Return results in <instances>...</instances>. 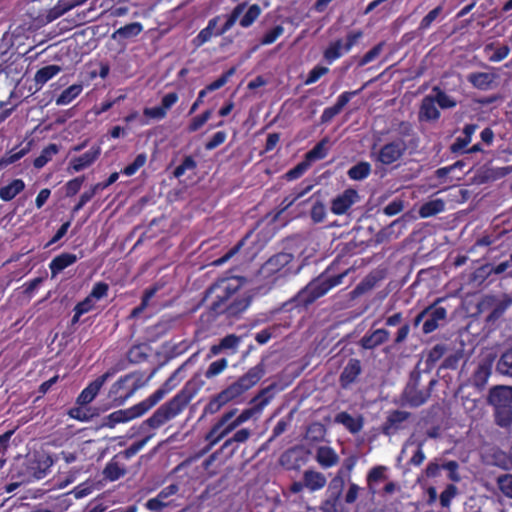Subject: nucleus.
<instances>
[{
	"instance_id": "1",
	"label": "nucleus",
	"mask_w": 512,
	"mask_h": 512,
	"mask_svg": "<svg viewBox=\"0 0 512 512\" xmlns=\"http://www.w3.org/2000/svg\"><path fill=\"white\" fill-rule=\"evenodd\" d=\"M242 280L239 277L221 279L207 292V297L212 299L211 309L218 313H226L228 316H237L245 311L250 304V298L237 297L228 303V300L240 289Z\"/></svg>"
},
{
	"instance_id": "2",
	"label": "nucleus",
	"mask_w": 512,
	"mask_h": 512,
	"mask_svg": "<svg viewBox=\"0 0 512 512\" xmlns=\"http://www.w3.org/2000/svg\"><path fill=\"white\" fill-rule=\"evenodd\" d=\"M332 270L333 264L329 265L323 273L309 282L293 298H290V304H293L294 308L308 307L332 288L342 284L343 279L352 271V268H348L337 275H329Z\"/></svg>"
},
{
	"instance_id": "3",
	"label": "nucleus",
	"mask_w": 512,
	"mask_h": 512,
	"mask_svg": "<svg viewBox=\"0 0 512 512\" xmlns=\"http://www.w3.org/2000/svg\"><path fill=\"white\" fill-rule=\"evenodd\" d=\"M399 127L401 137L385 143L376 153L375 161L382 165L389 166L398 162L410 147L418 146L419 139L415 135L412 125L408 122H401Z\"/></svg>"
},
{
	"instance_id": "4",
	"label": "nucleus",
	"mask_w": 512,
	"mask_h": 512,
	"mask_svg": "<svg viewBox=\"0 0 512 512\" xmlns=\"http://www.w3.org/2000/svg\"><path fill=\"white\" fill-rule=\"evenodd\" d=\"M192 397L193 394L187 388H184L170 401L161 405L151 417L143 421L140 425V430L145 432L148 428L157 429L163 426L179 415L191 401Z\"/></svg>"
},
{
	"instance_id": "5",
	"label": "nucleus",
	"mask_w": 512,
	"mask_h": 512,
	"mask_svg": "<svg viewBox=\"0 0 512 512\" xmlns=\"http://www.w3.org/2000/svg\"><path fill=\"white\" fill-rule=\"evenodd\" d=\"M421 376L419 370H413L410 373L409 380L402 392L403 404L416 408L425 404L430 398L437 380L430 379L426 388H420Z\"/></svg>"
},
{
	"instance_id": "6",
	"label": "nucleus",
	"mask_w": 512,
	"mask_h": 512,
	"mask_svg": "<svg viewBox=\"0 0 512 512\" xmlns=\"http://www.w3.org/2000/svg\"><path fill=\"white\" fill-rule=\"evenodd\" d=\"M261 9L259 5L253 4L250 6H247L246 3H240L238 4L227 16V20L224 23V25L215 32V35H222L229 31L234 24L239 21V24L247 28L251 26L255 20L260 16Z\"/></svg>"
},
{
	"instance_id": "7",
	"label": "nucleus",
	"mask_w": 512,
	"mask_h": 512,
	"mask_svg": "<svg viewBox=\"0 0 512 512\" xmlns=\"http://www.w3.org/2000/svg\"><path fill=\"white\" fill-rule=\"evenodd\" d=\"M236 413L237 409H232L225 412L212 426L210 431L205 436V441H207L208 444L203 451L204 453L211 450L217 443H219L228 434L240 426L235 419Z\"/></svg>"
},
{
	"instance_id": "8",
	"label": "nucleus",
	"mask_w": 512,
	"mask_h": 512,
	"mask_svg": "<svg viewBox=\"0 0 512 512\" xmlns=\"http://www.w3.org/2000/svg\"><path fill=\"white\" fill-rule=\"evenodd\" d=\"M363 37L361 30L350 31L345 40L339 38L331 41L323 51V59L327 64H332L348 53L353 46Z\"/></svg>"
},
{
	"instance_id": "9",
	"label": "nucleus",
	"mask_w": 512,
	"mask_h": 512,
	"mask_svg": "<svg viewBox=\"0 0 512 512\" xmlns=\"http://www.w3.org/2000/svg\"><path fill=\"white\" fill-rule=\"evenodd\" d=\"M263 370L259 366H255L251 368L244 376H242L238 381L231 384L228 388L223 390L221 395L224 399L229 402L240 395H242L245 391L249 390L253 387L262 377Z\"/></svg>"
},
{
	"instance_id": "10",
	"label": "nucleus",
	"mask_w": 512,
	"mask_h": 512,
	"mask_svg": "<svg viewBox=\"0 0 512 512\" xmlns=\"http://www.w3.org/2000/svg\"><path fill=\"white\" fill-rule=\"evenodd\" d=\"M324 474L312 469L305 470L301 481H294L290 484V493H299L304 488L310 492L319 491L326 485Z\"/></svg>"
},
{
	"instance_id": "11",
	"label": "nucleus",
	"mask_w": 512,
	"mask_h": 512,
	"mask_svg": "<svg viewBox=\"0 0 512 512\" xmlns=\"http://www.w3.org/2000/svg\"><path fill=\"white\" fill-rule=\"evenodd\" d=\"M442 299H437L433 304L427 306L429 309L426 314V319L422 325V332L425 335L431 334L436 331L442 323L447 319V310L445 307L438 306Z\"/></svg>"
},
{
	"instance_id": "12",
	"label": "nucleus",
	"mask_w": 512,
	"mask_h": 512,
	"mask_svg": "<svg viewBox=\"0 0 512 512\" xmlns=\"http://www.w3.org/2000/svg\"><path fill=\"white\" fill-rule=\"evenodd\" d=\"M53 464L54 459L50 454L44 452L36 453L33 455V458L29 460L27 466L28 474L33 479H43Z\"/></svg>"
},
{
	"instance_id": "13",
	"label": "nucleus",
	"mask_w": 512,
	"mask_h": 512,
	"mask_svg": "<svg viewBox=\"0 0 512 512\" xmlns=\"http://www.w3.org/2000/svg\"><path fill=\"white\" fill-rule=\"evenodd\" d=\"M143 414L138 405L127 409H120L110 413L102 419L101 427L114 428L117 424L127 423L133 419L141 417Z\"/></svg>"
},
{
	"instance_id": "14",
	"label": "nucleus",
	"mask_w": 512,
	"mask_h": 512,
	"mask_svg": "<svg viewBox=\"0 0 512 512\" xmlns=\"http://www.w3.org/2000/svg\"><path fill=\"white\" fill-rule=\"evenodd\" d=\"M132 378L133 376L130 374L125 375L111 385L108 396L113 400L115 406L123 405L138 389V386L134 384L133 387L127 389L125 394L122 393L126 390V384L132 380Z\"/></svg>"
},
{
	"instance_id": "15",
	"label": "nucleus",
	"mask_w": 512,
	"mask_h": 512,
	"mask_svg": "<svg viewBox=\"0 0 512 512\" xmlns=\"http://www.w3.org/2000/svg\"><path fill=\"white\" fill-rule=\"evenodd\" d=\"M270 399L271 391L269 389L262 391L252 400L253 406L251 408L243 410L238 416L235 415L236 421L241 425L252 417L259 415L263 408L270 402Z\"/></svg>"
},
{
	"instance_id": "16",
	"label": "nucleus",
	"mask_w": 512,
	"mask_h": 512,
	"mask_svg": "<svg viewBox=\"0 0 512 512\" xmlns=\"http://www.w3.org/2000/svg\"><path fill=\"white\" fill-rule=\"evenodd\" d=\"M113 372H106L94 381H92L85 389L82 390V392L77 397L76 403L80 406H86L89 403H91L96 396L98 395L99 391L101 390L104 383L113 376Z\"/></svg>"
},
{
	"instance_id": "17",
	"label": "nucleus",
	"mask_w": 512,
	"mask_h": 512,
	"mask_svg": "<svg viewBox=\"0 0 512 512\" xmlns=\"http://www.w3.org/2000/svg\"><path fill=\"white\" fill-rule=\"evenodd\" d=\"M359 200L357 190L348 188L332 200L331 211L335 215L345 214Z\"/></svg>"
},
{
	"instance_id": "18",
	"label": "nucleus",
	"mask_w": 512,
	"mask_h": 512,
	"mask_svg": "<svg viewBox=\"0 0 512 512\" xmlns=\"http://www.w3.org/2000/svg\"><path fill=\"white\" fill-rule=\"evenodd\" d=\"M390 332L385 328L367 331L359 340L358 345L364 350H373L389 340Z\"/></svg>"
},
{
	"instance_id": "19",
	"label": "nucleus",
	"mask_w": 512,
	"mask_h": 512,
	"mask_svg": "<svg viewBox=\"0 0 512 512\" xmlns=\"http://www.w3.org/2000/svg\"><path fill=\"white\" fill-rule=\"evenodd\" d=\"M178 491L179 486L177 484H170L163 488L156 497L149 499L145 503V507L150 511H161L171 504L168 498L175 495Z\"/></svg>"
},
{
	"instance_id": "20",
	"label": "nucleus",
	"mask_w": 512,
	"mask_h": 512,
	"mask_svg": "<svg viewBox=\"0 0 512 512\" xmlns=\"http://www.w3.org/2000/svg\"><path fill=\"white\" fill-rule=\"evenodd\" d=\"M86 0H58L57 4L45 11V14L39 15V21L42 24L49 23L63 15L73 7L82 4Z\"/></svg>"
},
{
	"instance_id": "21",
	"label": "nucleus",
	"mask_w": 512,
	"mask_h": 512,
	"mask_svg": "<svg viewBox=\"0 0 512 512\" xmlns=\"http://www.w3.org/2000/svg\"><path fill=\"white\" fill-rule=\"evenodd\" d=\"M488 402L496 408L512 405V387L496 386L489 392Z\"/></svg>"
},
{
	"instance_id": "22",
	"label": "nucleus",
	"mask_w": 512,
	"mask_h": 512,
	"mask_svg": "<svg viewBox=\"0 0 512 512\" xmlns=\"http://www.w3.org/2000/svg\"><path fill=\"white\" fill-rule=\"evenodd\" d=\"M410 416L411 413L407 411L393 410L389 412L386 421L382 425V433L386 436L393 435Z\"/></svg>"
},
{
	"instance_id": "23",
	"label": "nucleus",
	"mask_w": 512,
	"mask_h": 512,
	"mask_svg": "<svg viewBox=\"0 0 512 512\" xmlns=\"http://www.w3.org/2000/svg\"><path fill=\"white\" fill-rule=\"evenodd\" d=\"M502 172L493 168L481 167L478 169L471 178V183L474 185H484L497 180L499 177L505 176L511 171V168H502Z\"/></svg>"
},
{
	"instance_id": "24",
	"label": "nucleus",
	"mask_w": 512,
	"mask_h": 512,
	"mask_svg": "<svg viewBox=\"0 0 512 512\" xmlns=\"http://www.w3.org/2000/svg\"><path fill=\"white\" fill-rule=\"evenodd\" d=\"M361 362L359 359L351 358L340 374L339 382L342 388L349 387L361 374Z\"/></svg>"
},
{
	"instance_id": "25",
	"label": "nucleus",
	"mask_w": 512,
	"mask_h": 512,
	"mask_svg": "<svg viewBox=\"0 0 512 512\" xmlns=\"http://www.w3.org/2000/svg\"><path fill=\"white\" fill-rule=\"evenodd\" d=\"M101 153L100 146H93L89 151L70 161V167L74 172L82 171L91 166Z\"/></svg>"
},
{
	"instance_id": "26",
	"label": "nucleus",
	"mask_w": 512,
	"mask_h": 512,
	"mask_svg": "<svg viewBox=\"0 0 512 512\" xmlns=\"http://www.w3.org/2000/svg\"><path fill=\"white\" fill-rule=\"evenodd\" d=\"M335 422L342 424L350 433H359L364 425L362 416L353 417L346 411H342L335 416Z\"/></svg>"
},
{
	"instance_id": "27",
	"label": "nucleus",
	"mask_w": 512,
	"mask_h": 512,
	"mask_svg": "<svg viewBox=\"0 0 512 512\" xmlns=\"http://www.w3.org/2000/svg\"><path fill=\"white\" fill-rule=\"evenodd\" d=\"M477 124H466L463 128V137H458L450 146V151L453 154L463 153L465 148L472 140V136L477 130Z\"/></svg>"
},
{
	"instance_id": "28",
	"label": "nucleus",
	"mask_w": 512,
	"mask_h": 512,
	"mask_svg": "<svg viewBox=\"0 0 512 512\" xmlns=\"http://www.w3.org/2000/svg\"><path fill=\"white\" fill-rule=\"evenodd\" d=\"M288 264V254L279 253L271 257L261 268L264 276H270L280 272Z\"/></svg>"
},
{
	"instance_id": "29",
	"label": "nucleus",
	"mask_w": 512,
	"mask_h": 512,
	"mask_svg": "<svg viewBox=\"0 0 512 512\" xmlns=\"http://www.w3.org/2000/svg\"><path fill=\"white\" fill-rule=\"evenodd\" d=\"M316 461L323 468H330L339 462V456L332 447L320 446L316 451Z\"/></svg>"
},
{
	"instance_id": "30",
	"label": "nucleus",
	"mask_w": 512,
	"mask_h": 512,
	"mask_svg": "<svg viewBox=\"0 0 512 512\" xmlns=\"http://www.w3.org/2000/svg\"><path fill=\"white\" fill-rule=\"evenodd\" d=\"M420 119L427 121H435L440 117V111L435 105V99L431 96H426L423 98L420 111H419Z\"/></svg>"
},
{
	"instance_id": "31",
	"label": "nucleus",
	"mask_w": 512,
	"mask_h": 512,
	"mask_svg": "<svg viewBox=\"0 0 512 512\" xmlns=\"http://www.w3.org/2000/svg\"><path fill=\"white\" fill-rule=\"evenodd\" d=\"M77 259V256L71 253H62L55 257L49 265L52 277H55L59 272L74 264Z\"/></svg>"
},
{
	"instance_id": "32",
	"label": "nucleus",
	"mask_w": 512,
	"mask_h": 512,
	"mask_svg": "<svg viewBox=\"0 0 512 512\" xmlns=\"http://www.w3.org/2000/svg\"><path fill=\"white\" fill-rule=\"evenodd\" d=\"M448 347L444 343L435 344L428 350L425 358V365L428 369L435 367L436 363L447 353Z\"/></svg>"
},
{
	"instance_id": "33",
	"label": "nucleus",
	"mask_w": 512,
	"mask_h": 512,
	"mask_svg": "<svg viewBox=\"0 0 512 512\" xmlns=\"http://www.w3.org/2000/svg\"><path fill=\"white\" fill-rule=\"evenodd\" d=\"M240 344V338L234 334L225 336L218 345H213L210 349L211 354L218 355L224 350L235 352Z\"/></svg>"
},
{
	"instance_id": "34",
	"label": "nucleus",
	"mask_w": 512,
	"mask_h": 512,
	"mask_svg": "<svg viewBox=\"0 0 512 512\" xmlns=\"http://www.w3.org/2000/svg\"><path fill=\"white\" fill-rule=\"evenodd\" d=\"M371 170V164L369 162L360 161L347 171V175L351 180L361 181L371 174Z\"/></svg>"
},
{
	"instance_id": "35",
	"label": "nucleus",
	"mask_w": 512,
	"mask_h": 512,
	"mask_svg": "<svg viewBox=\"0 0 512 512\" xmlns=\"http://www.w3.org/2000/svg\"><path fill=\"white\" fill-rule=\"evenodd\" d=\"M25 188L21 179H15L10 184L0 188V198L3 201H10Z\"/></svg>"
},
{
	"instance_id": "36",
	"label": "nucleus",
	"mask_w": 512,
	"mask_h": 512,
	"mask_svg": "<svg viewBox=\"0 0 512 512\" xmlns=\"http://www.w3.org/2000/svg\"><path fill=\"white\" fill-rule=\"evenodd\" d=\"M68 414L71 418L78 421L88 422L94 416L99 415V411L96 408H87L85 406L78 405V407L71 408Z\"/></svg>"
},
{
	"instance_id": "37",
	"label": "nucleus",
	"mask_w": 512,
	"mask_h": 512,
	"mask_svg": "<svg viewBox=\"0 0 512 512\" xmlns=\"http://www.w3.org/2000/svg\"><path fill=\"white\" fill-rule=\"evenodd\" d=\"M496 371L501 375L512 377V347L501 354L496 363Z\"/></svg>"
},
{
	"instance_id": "38",
	"label": "nucleus",
	"mask_w": 512,
	"mask_h": 512,
	"mask_svg": "<svg viewBox=\"0 0 512 512\" xmlns=\"http://www.w3.org/2000/svg\"><path fill=\"white\" fill-rule=\"evenodd\" d=\"M125 474V467L123 465H120L114 459L109 461L103 470L104 477L110 481H116L119 478L123 477Z\"/></svg>"
},
{
	"instance_id": "39",
	"label": "nucleus",
	"mask_w": 512,
	"mask_h": 512,
	"mask_svg": "<svg viewBox=\"0 0 512 512\" xmlns=\"http://www.w3.org/2000/svg\"><path fill=\"white\" fill-rule=\"evenodd\" d=\"M142 30H143V26L141 23L133 22V23L127 24V25L117 29L113 33L112 38L113 39H116L117 37L126 38V39L132 38V37L139 35L142 32Z\"/></svg>"
},
{
	"instance_id": "40",
	"label": "nucleus",
	"mask_w": 512,
	"mask_h": 512,
	"mask_svg": "<svg viewBox=\"0 0 512 512\" xmlns=\"http://www.w3.org/2000/svg\"><path fill=\"white\" fill-rule=\"evenodd\" d=\"M468 81L481 90H486L492 83V76L486 72H474L468 75Z\"/></svg>"
},
{
	"instance_id": "41",
	"label": "nucleus",
	"mask_w": 512,
	"mask_h": 512,
	"mask_svg": "<svg viewBox=\"0 0 512 512\" xmlns=\"http://www.w3.org/2000/svg\"><path fill=\"white\" fill-rule=\"evenodd\" d=\"M387 468L385 466H375L367 474V486L372 495L376 493V490L374 488V484L385 479V472Z\"/></svg>"
},
{
	"instance_id": "42",
	"label": "nucleus",
	"mask_w": 512,
	"mask_h": 512,
	"mask_svg": "<svg viewBox=\"0 0 512 512\" xmlns=\"http://www.w3.org/2000/svg\"><path fill=\"white\" fill-rule=\"evenodd\" d=\"M82 89L81 84L71 85L59 95L56 99V104L59 106L68 105L82 92Z\"/></svg>"
},
{
	"instance_id": "43",
	"label": "nucleus",
	"mask_w": 512,
	"mask_h": 512,
	"mask_svg": "<svg viewBox=\"0 0 512 512\" xmlns=\"http://www.w3.org/2000/svg\"><path fill=\"white\" fill-rule=\"evenodd\" d=\"M167 394V390L163 388L157 389L152 395H150L147 399L138 403V407L142 414L144 415L148 412L152 407H154L163 397Z\"/></svg>"
},
{
	"instance_id": "44",
	"label": "nucleus",
	"mask_w": 512,
	"mask_h": 512,
	"mask_svg": "<svg viewBox=\"0 0 512 512\" xmlns=\"http://www.w3.org/2000/svg\"><path fill=\"white\" fill-rule=\"evenodd\" d=\"M459 490L453 483L447 484L439 495V503L441 508L450 509L452 500L458 495Z\"/></svg>"
},
{
	"instance_id": "45",
	"label": "nucleus",
	"mask_w": 512,
	"mask_h": 512,
	"mask_svg": "<svg viewBox=\"0 0 512 512\" xmlns=\"http://www.w3.org/2000/svg\"><path fill=\"white\" fill-rule=\"evenodd\" d=\"M58 152V145L49 144L41 151V154L34 160V166L38 169L44 167Z\"/></svg>"
},
{
	"instance_id": "46",
	"label": "nucleus",
	"mask_w": 512,
	"mask_h": 512,
	"mask_svg": "<svg viewBox=\"0 0 512 512\" xmlns=\"http://www.w3.org/2000/svg\"><path fill=\"white\" fill-rule=\"evenodd\" d=\"M325 427L321 423L315 422L307 427L305 439L311 442H320L325 436Z\"/></svg>"
},
{
	"instance_id": "47",
	"label": "nucleus",
	"mask_w": 512,
	"mask_h": 512,
	"mask_svg": "<svg viewBox=\"0 0 512 512\" xmlns=\"http://www.w3.org/2000/svg\"><path fill=\"white\" fill-rule=\"evenodd\" d=\"M61 68L57 65H48L40 70H38L35 74V81L37 84H45L55 75L60 72Z\"/></svg>"
},
{
	"instance_id": "48",
	"label": "nucleus",
	"mask_w": 512,
	"mask_h": 512,
	"mask_svg": "<svg viewBox=\"0 0 512 512\" xmlns=\"http://www.w3.org/2000/svg\"><path fill=\"white\" fill-rule=\"evenodd\" d=\"M495 421L501 427H510L512 425V405L496 408Z\"/></svg>"
},
{
	"instance_id": "49",
	"label": "nucleus",
	"mask_w": 512,
	"mask_h": 512,
	"mask_svg": "<svg viewBox=\"0 0 512 512\" xmlns=\"http://www.w3.org/2000/svg\"><path fill=\"white\" fill-rule=\"evenodd\" d=\"M327 140L323 139L319 141L310 151L305 155L311 163L317 160H322L327 156Z\"/></svg>"
},
{
	"instance_id": "50",
	"label": "nucleus",
	"mask_w": 512,
	"mask_h": 512,
	"mask_svg": "<svg viewBox=\"0 0 512 512\" xmlns=\"http://www.w3.org/2000/svg\"><path fill=\"white\" fill-rule=\"evenodd\" d=\"M443 12V6L438 5L434 9H432L426 16L422 18L419 23L418 30L421 32L427 31L433 22L441 15Z\"/></svg>"
},
{
	"instance_id": "51",
	"label": "nucleus",
	"mask_w": 512,
	"mask_h": 512,
	"mask_svg": "<svg viewBox=\"0 0 512 512\" xmlns=\"http://www.w3.org/2000/svg\"><path fill=\"white\" fill-rule=\"evenodd\" d=\"M490 368L486 365H479L472 376L473 384L478 388H483L490 376Z\"/></svg>"
},
{
	"instance_id": "52",
	"label": "nucleus",
	"mask_w": 512,
	"mask_h": 512,
	"mask_svg": "<svg viewBox=\"0 0 512 512\" xmlns=\"http://www.w3.org/2000/svg\"><path fill=\"white\" fill-rule=\"evenodd\" d=\"M344 487V480L341 475L335 476L329 483L327 489V496L330 498H335L340 500L342 491Z\"/></svg>"
},
{
	"instance_id": "53",
	"label": "nucleus",
	"mask_w": 512,
	"mask_h": 512,
	"mask_svg": "<svg viewBox=\"0 0 512 512\" xmlns=\"http://www.w3.org/2000/svg\"><path fill=\"white\" fill-rule=\"evenodd\" d=\"M385 46V42L381 41L378 44H376L373 48H371L368 52H366L358 61V67H363L367 65L368 63L375 60L383 51V48Z\"/></svg>"
},
{
	"instance_id": "54",
	"label": "nucleus",
	"mask_w": 512,
	"mask_h": 512,
	"mask_svg": "<svg viewBox=\"0 0 512 512\" xmlns=\"http://www.w3.org/2000/svg\"><path fill=\"white\" fill-rule=\"evenodd\" d=\"M443 203L439 200L430 201L420 207L419 214L422 218H428L441 212Z\"/></svg>"
},
{
	"instance_id": "55",
	"label": "nucleus",
	"mask_w": 512,
	"mask_h": 512,
	"mask_svg": "<svg viewBox=\"0 0 512 512\" xmlns=\"http://www.w3.org/2000/svg\"><path fill=\"white\" fill-rule=\"evenodd\" d=\"M310 216L314 223H321L326 217V207L319 200L315 199L310 210Z\"/></svg>"
},
{
	"instance_id": "56",
	"label": "nucleus",
	"mask_w": 512,
	"mask_h": 512,
	"mask_svg": "<svg viewBox=\"0 0 512 512\" xmlns=\"http://www.w3.org/2000/svg\"><path fill=\"white\" fill-rule=\"evenodd\" d=\"M227 366L228 361L225 358L216 360L209 365L205 372V377L208 379L213 378L222 373L227 368Z\"/></svg>"
},
{
	"instance_id": "57",
	"label": "nucleus",
	"mask_w": 512,
	"mask_h": 512,
	"mask_svg": "<svg viewBox=\"0 0 512 512\" xmlns=\"http://www.w3.org/2000/svg\"><path fill=\"white\" fill-rule=\"evenodd\" d=\"M443 469L447 470V477L452 482H459L461 480V476L459 474V464L455 460H449L443 462Z\"/></svg>"
},
{
	"instance_id": "58",
	"label": "nucleus",
	"mask_w": 512,
	"mask_h": 512,
	"mask_svg": "<svg viewBox=\"0 0 512 512\" xmlns=\"http://www.w3.org/2000/svg\"><path fill=\"white\" fill-rule=\"evenodd\" d=\"M366 85H363L360 89L355 91H344L341 93L334 106L341 112L343 108L348 104V102L356 95H358Z\"/></svg>"
},
{
	"instance_id": "59",
	"label": "nucleus",
	"mask_w": 512,
	"mask_h": 512,
	"mask_svg": "<svg viewBox=\"0 0 512 512\" xmlns=\"http://www.w3.org/2000/svg\"><path fill=\"white\" fill-rule=\"evenodd\" d=\"M329 72V69L325 66L316 65L312 70L308 73V76L305 80V84L310 85L317 82L322 76L326 75Z\"/></svg>"
},
{
	"instance_id": "60",
	"label": "nucleus",
	"mask_w": 512,
	"mask_h": 512,
	"mask_svg": "<svg viewBox=\"0 0 512 512\" xmlns=\"http://www.w3.org/2000/svg\"><path fill=\"white\" fill-rule=\"evenodd\" d=\"M497 483L501 492L505 496L512 498V474H505L500 476Z\"/></svg>"
},
{
	"instance_id": "61",
	"label": "nucleus",
	"mask_w": 512,
	"mask_h": 512,
	"mask_svg": "<svg viewBox=\"0 0 512 512\" xmlns=\"http://www.w3.org/2000/svg\"><path fill=\"white\" fill-rule=\"evenodd\" d=\"M228 403L224 397L219 393L216 397H214L205 407L204 411L207 414H215L217 413L222 406Z\"/></svg>"
},
{
	"instance_id": "62",
	"label": "nucleus",
	"mask_w": 512,
	"mask_h": 512,
	"mask_svg": "<svg viewBox=\"0 0 512 512\" xmlns=\"http://www.w3.org/2000/svg\"><path fill=\"white\" fill-rule=\"evenodd\" d=\"M462 356L463 355H462L461 351H456V352L448 355L442 362L441 368L442 369H451V370L456 369L459 365V362H460Z\"/></svg>"
},
{
	"instance_id": "63",
	"label": "nucleus",
	"mask_w": 512,
	"mask_h": 512,
	"mask_svg": "<svg viewBox=\"0 0 512 512\" xmlns=\"http://www.w3.org/2000/svg\"><path fill=\"white\" fill-rule=\"evenodd\" d=\"M435 90H437V95L434 98L435 102H437L442 109L453 108L456 106V102L445 92L438 88H435Z\"/></svg>"
},
{
	"instance_id": "64",
	"label": "nucleus",
	"mask_w": 512,
	"mask_h": 512,
	"mask_svg": "<svg viewBox=\"0 0 512 512\" xmlns=\"http://www.w3.org/2000/svg\"><path fill=\"white\" fill-rule=\"evenodd\" d=\"M443 469V463H439V459L430 461L424 471L427 478H437Z\"/></svg>"
}]
</instances>
